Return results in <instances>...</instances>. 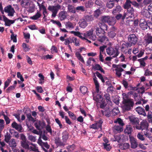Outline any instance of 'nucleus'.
<instances>
[{
  "instance_id": "6",
  "label": "nucleus",
  "mask_w": 152,
  "mask_h": 152,
  "mask_svg": "<svg viewBox=\"0 0 152 152\" xmlns=\"http://www.w3.org/2000/svg\"><path fill=\"white\" fill-rule=\"evenodd\" d=\"M149 124L145 120H142L140 124H139L138 125L135 127L136 129L138 130H145L148 129L149 126Z\"/></svg>"
},
{
  "instance_id": "2",
  "label": "nucleus",
  "mask_w": 152,
  "mask_h": 152,
  "mask_svg": "<svg viewBox=\"0 0 152 152\" xmlns=\"http://www.w3.org/2000/svg\"><path fill=\"white\" fill-rule=\"evenodd\" d=\"M140 27L143 30H145L148 28L150 29H152V23L151 22H147L143 19L140 20Z\"/></svg>"
},
{
  "instance_id": "39",
  "label": "nucleus",
  "mask_w": 152,
  "mask_h": 152,
  "mask_svg": "<svg viewBox=\"0 0 152 152\" xmlns=\"http://www.w3.org/2000/svg\"><path fill=\"white\" fill-rule=\"evenodd\" d=\"M108 34L109 37L111 38H114L116 35L115 31L112 29L108 33Z\"/></svg>"
},
{
  "instance_id": "12",
  "label": "nucleus",
  "mask_w": 152,
  "mask_h": 152,
  "mask_svg": "<svg viewBox=\"0 0 152 152\" xmlns=\"http://www.w3.org/2000/svg\"><path fill=\"white\" fill-rule=\"evenodd\" d=\"M11 126L12 128L15 129L19 132H22V130L23 128L20 124H18L15 121H14L12 123Z\"/></svg>"
},
{
  "instance_id": "13",
  "label": "nucleus",
  "mask_w": 152,
  "mask_h": 152,
  "mask_svg": "<svg viewBox=\"0 0 152 152\" xmlns=\"http://www.w3.org/2000/svg\"><path fill=\"white\" fill-rule=\"evenodd\" d=\"M45 126V123L41 121H37L34 123V126L37 129L41 130L43 129Z\"/></svg>"
},
{
  "instance_id": "63",
  "label": "nucleus",
  "mask_w": 152,
  "mask_h": 152,
  "mask_svg": "<svg viewBox=\"0 0 152 152\" xmlns=\"http://www.w3.org/2000/svg\"><path fill=\"white\" fill-rule=\"evenodd\" d=\"M46 129L48 132L50 133V134L52 135V131L51 126L49 125H47L46 127Z\"/></svg>"
},
{
  "instance_id": "19",
  "label": "nucleus",
  "mask_w": 152,
  "mask_h": 152,
  "mask_svg": "<svg viewBox=\"0 0 152 152\" xmlns=\"http://www.w3.org/2000/svg\"><path fill=\"white\" fill-rule=\"evenodd\" d=\"M130 120L133 125H135V126L138 125L140 121L138 118L132 117L130 118Z\"/></svg>"
},
{
  "instance_id": "3",
  "label": "nucleus",
  "mask_w": 152,
  "mask_h": 152,
  "mask_svg": "<svg viewBox=\"0 0 152 152\" xmlns=\"http://www.w3.org/2000/svg\"><path fill=\"white\" fill-rule=\"evenodd\" d=\"M61 8V6L58 4L56 6L49 5L48 7V9L52 12L51 15L52 17L55 18L58 10Z\"/></svg>"
},
{
  "instance_id": "48",
  "label": "nucleus",
  "mask_w": 152,
  "mask_h": 152,
  "mask_svg": "<svg viewBox=\"0 0 152 152\" xmlns=\"http://www.w3.org/2000/svg\"><path fill=\"white\" fill-rule=\"evenodd\" d=\"M109 18V16H103L101 19V22L104 23L107 22L108 23Z\"/></svg>"
},
{
  "instance_id": "32",
  "label": "nucleus",
  "mask_w": 152,
  "mask_h": 152,
  "mask_svg": "<svg viewBox=\"0 0 152 152\" xmlns=\"http://www.w3.org/2000/svg\"><path fill=\"white\" fill-rule=\"evenodd\" d=\"M130 146L129 144V143H125L124 144H120V147L121 149L126 150L128 149Z\"/></svg>"
},
{
  "instance_id": "31",
  "label": "nucleus",
  "mask_w": 152,
  "mask_h": 152,
  "mask_svg": "<svg viewBox=\"0 0 152 152\" xmlns=\"http://www.w3.org/2000/svg\"><path fill=\"white\" fill-rule=\"evenodd\" d=\"M115 71L116 72V75L119 77L121 75V72L124 71V69L121 67H119V68L115 69Z\"/></svg>"
},
{
  "instance_id": "24",
  "label": "nucleus",
  "mask_w": 152,
  "mask_h": 152,
  "mask_svg": "<svg viewBox=\"0 0 152 152\" xmlns=\"http://www.w3.org/2000/svg\"><path fill=\"white\" fill-rule=\"evenodd\" d=\"M93 79L95 85L96 91L97 93H98L99 91V84L98 83L97 80V78L95 75H94V77L93 78Z\"/></svg>"
},
{
  "instance_id": "43",
  "label": "nucleus",
  "mask_w": 152,
  "mask_h": 152,
  "mask_svg": "<svg viewBox=\"0 0 152 152\" xmlns=\"http://www.w3.org/2000/svg\"><path fill=\"white\" fill-rule=\"evenodd\" d=\"M75 147V145L74 144H72L71 145L67 146L66 147V149L68 151H72L74 150Z\"/></svg>"
},
{
  "instance_id": "1",
  "label": "nucleus",
  "mask_w": 152,
  "mask_h": 152,
  "mask_svg": "<svg viewBox=\"0 0 152 152\" xmlns=\"http://www.w3.org/2000/svg\"><path fill=\"white\" fill-rule=\"evenodd\" d=\"M122 103L124 104L123 109L125 111L131 110L133 108L134 105L133 100L131 99H124Z\"/></svg>"
},
{
  "instance_id": "64",
  "label": "nucleus",
  "mask_w": 152,
  "mask_h": 152,
  "mask_svg": "<svg viewBox=\"0 0 152 152\" xmlns=\"http://www.w3.org/2000/svg\"><path fill=\"white\" fill-rule=\"evenodd\" d=\"M137 61L140 62L141 66H142L143 67H144L145 66L146 63L144 61L141 59V58L138 59Z\"/></svg>"
},
{
  "instance_id": "10",
  "label": "nucleus",
  "mask_w": 152,
  "mask_h": 152,
  "mask_svg": "<svg viewBox=\"0 0 152 152\" xmlns=\"http://www.w3.org/2000/svg\"><path fill=\"white\" fill-rule=\"evenodd\" d=\"M129 140L131 143V147L132 148H135L137 147L138 143L136 139L133 137L129 136Z\"/></svg>"
},
{
  "instance_id": "38",
  "label": "nucleus",
  "mask_w": 152,
  "mask_h": 152,
  "mask_svg": "<svg viewBox=\"0 0 152 152\" xmlns=\"http://www.w3.org/2000/svg\"><path fill=\"white\" fill-rule=\"evenodd\" d=\"M115 18L117 20L121 19L122 20H123L125 18H126V17L124 13L123 15L119 13L118 14H116Z\"/></svg>"
},
{
  "instance_id": "56",
  "label": "nucleus",
  "mask_w": 152,
  "mask_h": 152,
  "mask_svg": "<svg viewBox=\"0 0 152 152\" xmlns=\"http://www.w3.org/2000/svg\"><path fill=\"white\" fill-rule=\"evenodd\" d=\"M115 122L118 123L121 126H123L124 125L122 120L120 118H118L116 121H115Z\"/></svg>"
},
{
  "instance_id": "37",
  "label": "nucleus",
  "mask_w": 152,
  "mask_h": 152,
  "mask_svg": "<svg viewBox=\"0 0 152 152\" xmlns=\"http://www.w3.org/2000/svg\"><path fill=\"white\" fill-rule=\"evenodd\" d=\"M128 49L127 46L126 44L123 43L121 46V48L122 52L125 54L127 53V51Z\"/></svg>"
},
{
  "instance_id": "27",
  "label": "nucleus",
  "mask_w": 152,
  "mask_h": 152,
  "mask_svg": "<svg viewBox=\"0 0 152 152\" xmlns=\"http://www.w3.org/2000/svg\"><path fill=\"white\" fill-rule=\"evenodd\" d=\"M65 26L66 28L73 29L74 28V24L70 21L66 22Z\"/></svg>"
},
{
  "instance_id": "20",
  "label": "nucleus",
  "mask_w": 152,
  "mask_h": 152,
  "mask_svg": "<svg viewBox=\"0 0 152 152\" xmlns=\"http://www.w3.org/2000/svg\"><path fill=\"white\" fill-rule=\"evenodd\" d=\"M135 110L139 114L143 115L144 116H146V114L143 108L138 107L136 108Z\"/></svg>"
},
{
  "instance_id": "33",
  "label": "nucleus",
  "mask_w": 152,
  "mask_h": 152,
  "mask_svg": "<svg viewBox=\"0 0 152 152\" xmlns=\"http://www.w3.org/2000/svg\"><path fill=\"white\" fill-rule=\"evenodd\" d=\"M68 11L70 12L75 14L76 13L75 9L72 5L69 4L67 7Z\"/></svg>"
},
{
  "instance_id": "57",
  "label": "nucleus",
  "mask_w": 152,
  "mask_h": 152,
  "mask_svg": "<svg viewBox=\"0 0 152 152\" xmlns=\"http://www.w3.org/2000/svg\"><path fill=\"white\" fill-rule=\"evenodd\" d=\"M101 11L99 9H97L95 10L94 13V16L96 18H97L99 15L100 14Z\"/></svg>"
},
{
  "instance_id": "4",
  "label": "nucleus",
  "mask_w": 152,
  "mask_h": 152,
  "mask_svg": "<svg viewBox=\"0 0 152 152\" xmlns=\"http://www.w3.org/2000/svg\"><path fill=\"white\" fill-rule=\"evenodd\" d=\"M126 9L127 10V12L126 13H124L126 17V18L128 20L132 21L131 18L133 19L134 17V10L133 7H132Z\"/></svg>"
},
{
  "instance_id": "52",
  "label": "nucleus",
  "mask_w": 152,
  "mask_h": 152,
  "mask_svg": "<svg viewBox=\"0 0 152 152\" xmlns=\"http://www.w3.org/2000/svg\"><path fill=\"white\" fill-rule=\"evenodd\" d=\"M68 113L69 116L70 117V118L73 120H75L76 119V116L75 115L71 112L69 111L68 112Z\"/></svg>"
},
{
  "instance_id": "61",
  "label": "nucleus",
  "mask_w": 152,
  "mask_h": 152,
  "mask_svg": "<svg viewBox=\"0 0 152 152\" xmlns=\"http://www.w3.org/2000/svg\"><path fill=\"white\" fill-rule=\"evenodd\" d=\"M104 96L105 98L106 99L107 102H111L110 98V94H105L104 95Z\"/></svg>"
},
{
  "instance_id": "8",
  "label": "nucleus",
  "mask_w": 152,
  "mask_h": 152,
  "mask_svg": "<svg viewBox=\"0 0 152 152\" xmlns=\"http://www.w3.org/2000/svg\"><path fill=\"white\" fill-rule=\"evenodd\" d=\"M128 41L130 43L135 45L137 42V38L134 34H130L128 37Z\"/></svg>"
},
{
  "instance_id": "44",
  "label": "nucleus",
  "mask_w": 152,
  "mask_h": 152,
  "mask_svg": "<svg viewBox=\"0 0 152 152\" xmlns=\"http://www.w3.org/2000/svg\"><path fill=\"white\" fill-rule=\"evenodd\" d=\"M145 131H144V135L147 137H148L149 138L151 137V134L150 133L149 129H145Z\"/></svg>"
},
{
  "instance_id": "29",
  "label": "nucleus",
  "mask_w": 152,
  "mask_h": 152,
  "mask_svg": "<svg viewBox=\"0 0 152 152\" xmlns=\"http://www.w3.org/2000/svg\"><path fill=\"white\" fill-rule=\"evenodd\" d=\"M106 52L108 54L111 55L114 54L115 50L113 48L110 47L106 49Z\"/></svg>"
},
{
  "instance_id": "11",
  "label": "nucleus",
  "mask_w": 152,
  "mask_h": 152,
  "mask_svg": "<svg viewBox=\"0 0 152 152\" xmlns=\"http://www.w3.org/2000/svg\"><path fill=\"white\" fill-rule=\"evenodd\" d=\"M96 101L99 104V107L101 108H104L107 104L104 99L102 97L101 95H100L99 99H97Z\"/></svg>"
},
{
  "instance_id": "15",
  "label": "nucleus",
  "mask_w": 152,
  "mask_h": 152,
  "mask_svg": "<svg viewBox=\"0 0 152 152\" xmlns=\"http://www.w3.org/2000/svg\"><path fill=\"white\" fill-rule=\"evenodd\" d=\"M121 7L119 4H117L113 9L112 13L113 15H116L117 13H119L122 10Z\"/></svg>"
},
{
  "instance_id": "53",
  "label": "nucleus",
  "mask_w": 152,
  "mask_h": 152,
  "mask_svg": "<svg viewBox=\"0 0 152 152\" xmlns=\"http://www.w3.org/2000/svg\"><path fill=\"white\" fill-rule=\"evenodd\" d=\"M76 10L77 12H78L79 11L83 12L85 11V9L83 6H80L76 7L75 8V10Z\"/></svg>"
},
{
  "instance_id": "62",
  "label": "nucleus",
  "mask_w": 152,
  "mask_h": 152,
  "mask_svg": "<svg viewBox=\"0 0 152 152\" xmlns=\"http://www.w3.org/2000/svg\"><path fill=\"white\" fill-rule=\"evenodd\" d=\"M15 88V86H12L9 87L6 89V92L7 93H10V91L14 90Z\"/></svg>"
},
{
  "instance_id": "59",
  "label": "nucleus",
  "mask_w": 152,
  "mask_h": 152,
  "mask_svg": "<svg viewBox=\"0 0 152 152\" xmlns=\"http://www.w3.org/2000/svg\"><path fill=\"white\" fill-rule=\"evenodd\" d=\"M4 121L2 119H0V130H2L4 127Z\"/></svg>"
},
{
  "instance_id": "42",
  "label": "nucleus",
  "mask_w": 152,
  "mask_h": 152,
  "mask_svg": "<svg viewBox=\"0 0 152 152\" xmlns=\"http://www.w3.org/2000/svg\"><path fill=\"white\" fill-rule=\"evenodd\" d=\"M41 16V14L38 11L34 16L31 17V18L33 20H37Z\"/></svg>"
},
{
  "instance_id": "40",
  "label": "nucleus",
  "mask_w": 152,
  "mask_h": 152,
  "mask_svg": "<svg viewBox=\"0 0 152 152\" xmlns=\"http://www.w3.org/2000/svg\"><path fill=\"white\" fill-rule=\"evenodd\" d=\"M80 90L81 93L83 94H85L88 91V88L86 86H83L80 87Z\"/></svg>"
},
{
  "instance_id": "46",
  "label": "nucleus",
  "mask_w": 152,
  "mask_h": 152,
  "mask_svg": "<svg viewBox=\"0 0 152 152\" xmlns=\"http://www.w3.org/2000/svg\"><path fill=\"white\" fill-rule=\"evenodd\" d=\"M93 4V2L90 1H88L85 3V6L86 8H89L92 6Z\"/></svg>"
},
{
  "instance_id": "35",
  "label": "nucleus",
  "mask_w": 152,
  "mask_h": 152,
  "mask_svg": "<svg viewBox=\"0 0 152 152\" xmlns=\"http://www.w3.org/2000/svg\"><path fill=\"white\" fill-rule=\"evenodd\" d=\"M75 55L79 60L83 63H85L83 57L81 56L79 52H76Z\"/></svg>"
},
{
  "instance_id": "34",
  "label": "nucleus",
  "mask_w": 152,
  "mask_h": 152,
  "mask_svg": "<svg viewBox=\"0 0 152 152\" xmlns=\"http://www.w3.org/2000/svg\"><path fill=\"white\" fill-rule=\"evenodd\" d=\"M55 142L57 145L59 146H64L65 145V144L61 141L59 137H58L56 139Z\"/></svg>"
},
{
  "instance_id": "22",
  "label": "nucleus",
  "mask_w": 152,
  "mask_h": 152,
  "mask_svg": "<svg viewBox=\"0 0 152 152\" xmlns=\"http://www.w3.org/2000/svg\"><path fill=\"white\" fill-rule=\"evenodd\" d=\"M98 36L99 37L98 38V40L101 43L108 41L107 37L105 36V34Z\"/></svg>"
},
{
  "instance_id": "58",
  "label": "nucleus",
  "mask_w": 152,
  "mask_h": 152,
  "mask_svg": "<svg viewBox=\"0 0 152 152\" xmlns=\"http://www.w3.org/2000/svg\"><path fill=\"white\" fill-rule=\"evenodd\" d=\"M152 75V72H151L150 70L148 69H146L144 73V75L145 76H148L150 75Z\"/></svg>"
},
{
  "instance_id": "49",
  "label": "nucleus",
  "mask_w": 152,
  "mask_h": 152,
  "mask_svg": "<svg viewBox=\"0 0 152 152\" xmlns=\"http://www.w3.org/2000/svg\"><path fill=\"white\" fill-rule=\"evenodd\" d=\"M87 25L86 21L85 20H83V21L81 22L79 24V26L82 28H84Z\"/></svg>"
},
{
  "instance_id": "41",
  "label": "nucleus",
  "mask_w": 152,
  "mask_h": 152,
  "mask_svg": "<svg viewBox=\"0 0 152 152\" xmlns=\"http://www.w3.org/2000/svg\"><path fill=\"white\" fill-rule=\"evenodd\" d=\"M17 145V143L14 139H12L10 141L9 145L10 147L12 148L15 147Z\"/></svg>"
},
{
  "instance_id": "18",
  "label": "nucleus",
  "mask_w": 152,
  "mask_h": 152,
  "mask_svg": "<svg viewBox=\"0 0 152 152\" xmlns=\"http://www.w3.org/2000/svg\"><path fill=\"white\" fill-rule=\"evenodd\" d=\"M133 130L132 126L130 125H126V127L124 130V132L126 134H131Z\"/></svg>"
},
{
  "instance_id": "14",
  "label": "nucleus",
  "mask_w": 152,
  "mask_h": 152,
  "mask_svg": "<svg viewBox=\"0 0 152 152\" xmlns=\"http://www.w3.org/2000/svg\"><path fill=\"white\" fill-rule=\"evenodd\" d=\"M37 142L41 147L42 148L45 147L47 149H48L50 148V145L48 144L47 142H42L40 137H39L38 140Z\"/></svg>"
},
{
  "instance_id": "36",
  "label": "nucleus",
  "mask_w": 152,
  "mask_h": 152,
  "mask_svg": "<svg viewBox=\"0 0 152 152\" xmlns=\"http://www.w3.org/2000/svg\"><path fill=\"white\" fill-rule=\"evenodd\" d=\"M115 23V20L114 17L109 16L108 23L110 25H113Z\"/></svg>"
},
{
  "instance_id": "23",
  "label": "nucleus",
  "mask_w": 152,
  "mask_h": 152,
  "mask_svg": "<svg viewBox=\"0 0 152 152\" xmlns=\"http://www.w3.org/2000/svg\"><path fill=\"white\" fill-rule=\"evenodd\" d=\"M62 139L63 142H66L69 137V133L66 130H65L62 133Z\"/></svg>"
},
{
  "instance_id": "50",
  "label": "nucleus",
  "mask_w": 152,
  "mask_h": 152,
  "mask_svg": "<svg viewBox=\"0 0 152 152\" xmlns=\"http://www.w3.org/2000/svg\"><path fill=\"white\" fill-rule=\"evenodd\" d=\"M93 29H91L90 30L87 31L86 34H84V35L85 37H90L92 35L93 33Z\"/></svg>"
},
{
  "instance_id": "7",
  "label": "nucleus",
  "mask_w": 152,
  "mask_h": 152,
  "mask_svg": "<svg viewBox=\"0 0 152 152\" xmlns=\"http://www.w3.org/2000/svg\"><path fill=\"white\" fill-rule=\"evenodd\" d=\"M4 11L5 13H8V16L10 17L13 16L15 12L14 9L10 5L7 6L4 8Z\"/></svg>"
},
{
  "instance_id": "9",
  "label": "nucleus",
  "mask_w": 152,
  "mask_h": 152,
  "mask_svg": "<svg viewBox=\"0 0 152 152\" xmlns=\"http://www.w3.org/2000/svg\"><path fill=\"white\" fill-rule=\"evenodd\" d=\"M124 0H110L108 1L106 3V7L109 9H111L114 6L115 3H118V2H121Z\"/></svg>"
},
{
  "instance_id": "30",
  "label": "nucleus",
  "mask_w": 152,
  "mask_h": 152,
  "mask_svg": "<svg viewBox=\"0 0 152 152\" xmlns=\"http://www.w3.org/2000/svg\"><path fill=\"white\" fill-rule=\"evenodd\" d=\"M131 1L130 0H126V2L124 5L123 7L124 9H126L131 7Z\"/></svg>"
},
{
  "instance_id": "51",
  "label": "nucleus",
  "mask_w": 152,
  "mask_h": 152,
  "mask_svg": "<svg viewBox=\"0 0 152 152\" xmlns=\"http://www.w3.org/2000/svg\"><path fill=\"white\" fill-rule=\"evenodd\" d=\"M26 115L27 118L29 121H31L33 122H34L35 121L34 118L31 116L30 113H27Z\"/></svg>"
},
{
  "instance_id": "60",
  "label": "nucleus",
  "mask_w": 152,
  "mask_h": 152,
  "mask_svg": "<svg viewBox=\"0 0 152 152\" xmlns=\"http://www.w3.org/2000/svg\"><path fill=\"white\" fill-rule=\"evenodd\" d=\"M137 138L142 141L145 140V138L144 137V135L140 133H138L137 135Z\"/></svg>"
},
{
  "instance_id": "47",
  "label": "nucleus",
  "mask_w": 152,
  "mask_h": 152,
  "mask_svg": "<svg viewBox=\"0 0 152 152\" xmlns=\"http://www.w3.org/2000/svg\"><path fill=\"white\" fill-rule=\"evenodd\" d=\"M104 146V148L107 151H109L111 148V147L110 144L107 143H102Z\"/></svg>"
},
{
  "instance_id": "26",
  "label": "nucleus",
  "mask_w": 152,
  "mask_h": 152,
  "mask_svg": "<svg viewBox=\"0 0 152 152\" xmlns=\"http://www.w3.org/2000/svg\"><path fill=\"white\" fill-rule=\"evenodd\" d=\"M96 34L98 36H101L102 35L105 34V31H103L102 29L100 28H97L96 29Z\"/></svg>"
},
{
  "instance_id": "54",
  "label": "nucleus",
  "mask_w": 152,
  "mask_h": 152,
  "mask_svg": "<svg viewBox=\"0 0 152 152\" xmlns=\"http://www.w3.org/2000/svg\"><path fill=\"white\" fill-rule=\"evenodd\" d=\"M107 47V46L105 45H103L102 46H101L99 48L100 49V53L104 54L105 53L104 51L105 49Z\"/></svg>"
},
{
  "instance_id": "5",
  "label": "nucleus",
  "mask_w": 152,
  "mask_h": 152,
  "mask_svg": "<svg viewBox=\"0 0 152 152\" xmlns=\"http://www.w3.org/2000/svg\"><path fill=\"white\" fill-rule=\"evenodd\" d=\"M20 139L22 140L20 141L21 145L25 149H29V146L28 144V142L27 140L26 137L23 134H20Z\"/></svg>"
},
{
  "instance_id": "16",
  "label": "nucleus",
  "mask_w": 152,
  "mask_h": 152,
  "mask_svg": "<svg viewBox=\"0 0 152 152\" xmlns=\"http://www.w3.org/2000/svg\"><path fill=\"white\" fill-rule=\"evenodd\" d=\"M30 0H22L20 4L22 7L28 9L30 6Z\"/></svg>"
},
{
  "instance_id": "21",
  "label": "nucleus",
  "mask_w": 152,
  "mask_h": 152,
  "mask_svg": "<svg viewBox=\"0 0 152 152\" xmlns=\"http://www.w3.org/2000/svg\"><path fill=\"white\" fill-rule=\"evenodd\" d=\"M67 13L64 11H61L58 14V17L60 20L62 21L64 20L66 18Z\"/></svg>"
},
{
  "instance_id": "25",
  "label": "nucleus",
  "mask_w": 152,
  "mask_h": 152,
  "mask_svg": "<svg viewBox=\"0 0 152 152\" xmlns=\"http://www.w3.org/2000/svg\"><path fill=\"white\" fill-rule=\"evenodd\" d=\"M99 27L103 31H107L108 29L107 26L105 23L100 22L98 23Z\"/></svg>"
},
{
  "instance_id": "45",
  "label": "nucleus",
  "mask_w": 152,
  "mask_h": 152,
  "mask_svg": "<svg viewBox=\"0 0 152 152\" xmlns=\"http://www.w3.org/2000/svg\"><path fill=\"white\" fill-rule=\"evenodd\" d=\"M113 128L114 130H116L118 132H121L123 131V129L122 126L119 125L115 126Z\"/></svg>"
},
{
  "instance_id": "17",
  "label": "nucleus",
  "mask_w": 152,
  "mask_h": 152,
  "mask_svg": "<svg viewBox=\"0 0 152 152\" xmlns=\"http://www.w3.org/2000/svg\"><path fill=\"white\" fill-rule=\"evenodd\" d=\"M144 40L147 45L152 44V36L150 34H146L144 37Z\"/></svg>"
},
{
  "instance_id": "55",
  "label": "nucleus",
  "mask_w": 152,
  "mask_h": 152,
  "mask_svg": "<svg viewBox=\"0 0 152 152\" xmlns=\"http://www.w3.org/2000/svg\"><path fill=\"white\" fill-rule=\"evenodd\" d=\"M23 50L26 52L30 50L29 46L25 43H23L22 44Z\"/></svg>"
},
{
  "instance_id": "28",
  "label": "nucleus",
  "mask_w": 152,
  "mask_h": 152,
  "mask_svg": "<svg viewBox=\"0 0 152 152\" xmlns=\"http://www.w3.org/2000/svg\"><path fill=\"white\" fill-rule=\"evenodd\" d=\"M93 68L95 70H99L102 72H103L104 74V70L99 64H96L94 66Z\"/></svg>"
}]
</instances>
